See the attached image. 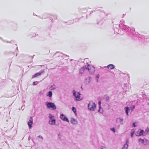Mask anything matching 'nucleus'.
Instances as JSON below:
<instances>
[{
	"label": "nucleus",
	"instance_id": "nucleus-1",
	"mask_svg": "<svg viewBox=\"0 0 149 149\" xmlns=\"http://www.w3.org/2000/svg\"><path fill=\"white\" fill-rule=\"evenodd\" d=\"M120 24H119L120 27L122 28V29H124V30L127 32H129L130 30L131 31L132 30V29H130L129 26L125 25L124 24V21L123 20H121L120 22Z\"/></svg>",
	"mask_w": 149,
	"mask_h": 149
},
{
	"label": "nucleus",
	"instance_id": "nucleus-2",
	"mask_svg": "<svg viewBox=\"0 0 149 149\" xmlns=\"http://www.w3.org/2000/svg\"><path fill=\"white\" fill-rule=\"evenodd\" d=\"M45 104L47 107L49 109H51L53 110L56 109V107L54 103L47 102H45Z\"/></svg>",
	"mask_w": 149,
	"mask_h": 149
},
{
	"label": "nucleus",
	"instance_id": "nucleus-3",
	"mask_svg": "<svg viewBox=\"0 0 149 149\" xmlns=\"http://www.w3.org/2000/svg\"><path fill=\"white\" fill-rule=\"evenodd\" d=\"M88 108L90 111H94L96 108L95 103L93 101L90 102L88 104Z\"/></svg>",
	"mask_w": 149,
	"mask_h": 149
},
{
	"label": "nucleus",
	"instance_id": "nucleus-4",
	"mask_svg": "<svg viewBox=\"0 0 149 149\" xmlns=\"http://www.w3.org/2000/svg\"><path fill=\"white\" fill-rule=\"evenodd\" d=\"M85 68L91 74L93 73L95 71V68L93 66L88 64L85 65Z\"/></svg>",
	"mask_w": 149,
	"mask_h": 149
},
{
	"label": "nucleus",
	"instance_id": "nucleus-5",
	"mask_svg": "<svg viewBox=\"0 0 149 149\" xmlns=\"http://www.w3.org/2000/svg\"><path fill=\"white\" fill-rule=\"evenodd\" d=\"M73 95L75 97V101H80L81 100L80 99V95L81 94L80 92H77V94H76V92L74 90H73Z\"/></svg>",
	"mask_w": 149,
	"mask_h": 149
},
{
	"label": "nucleus",
	"instance_id": "nucleus-6",
	"mask_svg": "<svg viewBox=\"0 0 149 149\" xmlns=\"http://www.w3.org/2000/svg\"><path fill=\"white\" fill-rule=\"evenodd\" d=\"M139 142L140 143L143 144L144 146L149 144V140L146 139H142L140 138L139 139Z\"/></svg>",
	"mask_w": 149,
	"mask_h": 149
},
{
	"label": "nucleus",
	"instance_id": "nucleus-7",
	"mask_svg": "<svg viewBox=\"0 0 149 149\" xmlns=\"http://www.w3.org/2000/svg\"><path fill=\"white\" fill-rule=\"evenodd\" d=\"M146 135L144 131L143 130L140 129V131H137L136 133V135L137 136H145Z\"/></svg>",
	"mask_w": 149,
	"mask_h": 149
},
{
	"label": "nucleus",
	"instance_id": "nucleus-8",
	"mask_svg": "<svg viewBox=\"0 0 149 149\" xmlns=\"http://www.w3.org/2000/svg\"><path fill=\"white\" fill-rule=\"evenodd\" d=\"M44 72V70H41L40 72L35 73L34 75H33L32 77V78H33L34 77H36L38 76H40Z\"/></svg>",
	"mask_w": 149,
	"mask_h": 149
},
{
	"label": "nucleus",
	"instance_id": "nucleus-9",
	"mask_svg": "<svg viewBox=\"0 0 149 149\" xmlns=\"http://www.w3.org/2000/svg\"><path fill=\"white\" fill-rule=\"evenodd\" d=\"M60 118L63 121H66L68 122L69 121L68 118L63 114H61Z\"/></svg>",
	"mask_w": 149,
	"mask_h": 149
},
{
	"label": "nucleus",
	"instance_id": "nucleus-10",
	"mask_svg": "<svg viewBox=\"0 0 149 149\" xmlns=\"http://www.w3.org/2000/svg\"><path fill=\"white\" fill-rule=\"evenodd\" d=\"M33 124V119L32 117H30L29 118V121L28 122V125L30 128H31L32 127V125Z\"/></svg>",
	"mask_w": 149,
	"mask_h": 149
},
{
	"label": "nucleus",
	"instance_id": "nucleus-11",
	"mask_svg": "<svg viewBox=\"0 0 149 149\" xmlns=\"http://www.w3.org/2000/svg\"><path fill=\"white\" fill-rule=\"evenodd\" d=\"M129 140L128 139H127L126 141V143L123 146L122 148V149H127L128 147V143H129Z\"/></svg>",
	"mask_w": 149,
	"mask_h": 149
},
{
	"label": "nucleus",
	"instance_id": "nucleus-12",
	"mask_svg": "<svg viewBox=\"0 0 149 149\" xmlns=\"http://www.w3.org/2000/svg\"><path fill=\"white\" fill-rule=\"evenodd\" d=\"M70 122L73 125H76L77 123V121L74 118H72L70 120Z\"/></svg>",
	"mask_w": 149,
	"mask_h": 149
},
{
	"label": "nucleus",
	"instance_id": "nucleus-13",
	"mask_svg": "<svg viewBox=\"0 0 149 149\" xmlns=\"http://www.w3.org/2000/svg\"><path fill=\"white\" fill-rule=\"evenodd\" d=\"M116 122L118 123H120L122 124L123 123V119L120 118H117L116 119Z\"/></svg>",
	"mask_w": 149,
	"mask_h": 149
},
{
	"label": "nucleus",
	"instance_id": "nucleus-14",
	"mask_svg": "<svg viewBox=\"0 0 149 149\" xmlns=\"http://www.w3.org/2000/svg\"><path fill=\"white\" fill-rule=\"evenodd\" d=\"M51 120L49 121V123L52 125H55L56 123V120L54 119Z\"/></svg>",
	"mask_w": 149,
	"mask_h": 149
},
{
	"label": "nucleus",
	"instance_id": "nucleus-15",
	"mask_svg": "<svg viewBox=\"0 0 149 149\" xmlns=\"http://www.w3.org/2000/svg\"><path fill=\"white\" fill-rule=\"evenodd\" d=\"M98 105L99 107V109L98 110V111L101 113H102L103 112V110L102 109V110H101L100 109L101 108V102L100 101H99L98 102Z\"/></svg>",
	"mask_w": 149,
	"mask_h": 149
},
{
	"label": "nucleus",
	"instance_id": "nucleus-16",
	"mask_svg": "<svg viewBox=\"0 0 149 149\" xmlns=\"http://www.w3.org/2000/svg\"><path fill=\"white\" fill-rule=\"evenodd\" d=\"M107 67L109 69L111 70L114 68L115 67L113 65L109 64L108 65Z\"/></svg>",
	"mask_w": 149,
	"mask_h": 149
},
{
	"label": "nucleus",
	"instance_id": "nucleus-17",
	"mask_svg": "<svg viewBox=\"0 0 149 149\" xmlns=\"http://www.w3.org/2000/svg\"><path fill=\"white\" fill-rule=\"evenodd\" d=\"M125 112L126 113V115L127 116H129V113H128L129 112L130 110V108L128 107H125Z\"/></svg>",
	"mask_w": 149,
	"mask_h": 149
},
{
	"label": "nucleus",
	"instance_id": "nucleus-18",
	"mask_svg": "<svg viewBox=\"0 0 149 149\" xmlns=\"http://www.w3.org/2000/svg\"><path fill=\"white\" fill-rule=\"evenodd\" d=\"M85 68V67H84L81 68L79 70V72L81 74H82L84 72Z\"/></svg>",
	"mask_w": 149,
	"mask_h": 149
},
{
	"label": "nucleus",
	"instance_id": "nucleus-19",
	"mask_svg": "<svg viewBox=\"0 0 149 149\" xmlns=\"http://www.w3.org/2000/svg\"><path fill=\"white\" fill-rule=\"evenodd\" d=\"M130 29H132V30H131V31L130 30V31L128 32H130L132 35H134L136 33L135 29L133 28H130Z\"/></svg>",
	"mask_w": 149,
	"mask_h": 149
},
{
	"label": "nucleus",
	"instance_id": "nucleus-20",
	"mask_svg": "<svg viewBox=\"0 0 149 149\" xmlns=\"http://www.w3.org/2000/svg\"><path fill=\"white\" fill-rule=\"evenodd\" d=\"M92 80V78L91 77H88V78H86V80L87 81L88 80V82H86V84H88L90 82V81H91Z\"/></svg>",
	"mask_w": 149,
	"mask_h": 149
},
{
	"label": "nucleus",
	"instance_id": "nucleus-21",
	"mask_svg": "<svg viewBox=\"0 0 149 149\" xmlns=\"http://www.w3.org/2000/svg\"><path fill=\"white\" fill-rule=\"evenodd\" d=\"M52 93L51 91H49L47 93V96H49L50 97H51L52 96Z\"/></svg>",
	"mask_w": 149,
	"mask_h": 149
},
{
	"label": "nucleus",
	"instance_id": "nucleus-22",
	"mask_svg": "<svg viewBox=\"0 0 149 149\" xmlns=\"http://www.w3.org/2000/svg\"><path fill=\"white\" fill-rule=\"evenodd\" d=\"M56 86L54 84L53 85H52L50 88L49 89L51 90H54L56 89Z\"/></svg>",
	"mask_w": 149,
	"mask_h": 149
},
{
	"label": "nucleus",
	"instance_id": "nucleus-23",
	"mask_svg": "<svg viewBox=\"0 0 149 149\" xmlns=\"http://www.w3.org/2000/svg\"><path fill=\"white\" fill-rule=\"evenodd\" d=\"M104 98L107 101H108L109 99V97L107 95H105L104 96Z\"/></svg>",
	"mask_w": 149,
	"mask_h": 149
},
{
	"label": "nucleus",
	"instance_id": "nucleus-24",
	"mask_svg": "<svg viewBox=\"0 0 149 149\" xmlns=\"http://www.w3.org/2000/svg\"><path fill=\"white\" fill-rule=\"evenodd\" d=\"M135 132V130L134 129L132 130L131 132V136L132 137H133V135H134V133Z\"/></svg>",
	"mask_w": 149,
	"mask_h": 149
},
{
	"label": "nucleus",
	"instance_id": "nucleus-25",
	"mask_svg": "<svg viewBox=\"0 0 149 149\" xmlns=\"http://www.w3.org/2000/svg\"><path fill=\"white\" fill-rule=\"evenodd\" d=\"M13 53V52H11L10 51H6L4 52V54L7 55H8L10 54Z\"/></svg>",
	"mask_w": 149,
	"mask_h": 149
},
{
	"label": "nucleus",
	"instance_id": "nucleus-26",
	"mask_svg": "<svg viewBox=\"0 0 149 149\" xmlns=\"http://www.w3.org/2000/svg\"><path fill=\"white\" fill-rule=\"evenodd\" d=\"M145 133H147L148 134H149V128L147 127L144 131Z\"/></svg>",
	"mask_w": 149,
	"mask_h": 149
},
{
	"label": "nucleus",
	"instance_id": "nucleus-27",
	"mask_svg": "<svg viewBox=\"0 0 149 149\" xmlns=\"http://www.w3.org/2000/svg\"><path fill=\"white\" fill-rule=\"evenodd\" d=\"M72 110L73 111V112L76 114V108L73 107H72Z\"/></svg>",
	"mask_w": 149,
	"mask_h": 149
},
{
	"label": "nucleus",
	"instance_id": "nucleus-28",
	"mask_svg": "<svg viewBox=\"0 0 149 149\" xmlns=\"http://www.w3.org/2000/svg\"><path fill=\"white\" fill-rule=\"evenodd\" d=\"M129 108L131 109V111H132L135 108V106L132 105Z\"/></svg>",
	"mask_w": 149,
	"mask_h": 149
},
{
	"label": "nucleus",
	"instance_id": "nucleus-29",
	"mask_svg": "<svg viewBox=\"0 0 149 149\" xmlns=\"http://www.w3.org/2000/svg\"><path fill=\"white\" fill-rule=\"evenodd\" d=\"M54 117V116L52 115L51 114H49V118L50 120L53 119V118Z\"/></svg>",
	"mask_w": 149,
	"mask_h": 149
},
{
	"label": "nucleus",
	"instance_id": "nucleus-30",
	"mask_svg": "<svg viewBox=\"0 0 149 149\" xmlns=\"http://www.w3.org/2000/svg\"><path fill=\"white\" fill-rule=\"evenodd\" d=\"M99 77V75L97 74L95 77V79L96 80L97 82L98 81V79Z\"/></svg>",
	"mask_w": 149,
	"mask_h": 149
},
{
	"label": "nucleus",
	"instance_id": "nucleus-31",
	"mask_svg": "<svg viewBox=\"0 0 149 149\" xmlns=\"http://www.w3.org/2000/svg\"><path fill=\"white\" fill-rule=\"evenodd\" d=\"M58 138L59 139H61V134L59 132L58 134Z\"/></svg>",
	"mask_w": 149,
	"mask_h": 149
},
{
	"label": "nucleus",
	"instance_id": "nucleus-32",
	"mask_svg": "<svg viewBox=\"0 0 149 149\" xmlns=\"http://www.w3.org/2000/svg\"><path fill=\"white\" fill-rule=\"evenodd\" d=\"M111 130L113 131L114 132H115V130L114 128H111Z\"/></svg>",
	"mask_w": 149,
	"mask_h": 149
},
{
	"label": "nucleus",
	"instance_id": "nucleus-33",
	"mask_svg": "<svg viewBox=\"0 0 149 149\" xmlns=\"http://www.w3.org/2000/svg\"><path fill=\"white\" fill-rule=\"evenodd\" d=\"M132 127H136V125H135V123H132Z\"/></svg>",
	"mask_w": 149,
	"mask_h": 149
},
{
	"label": "nucleus",
	"instance_id": "nucleus-34",
	"mask_svg": "<svg viewBox=\"0 0 149 149\" xmlns=\"http://www.w3.org/2000/svg\"><path fill=\"white\" fill-rule=\"evenodd\" d=\"M37 82V81H34L33 83V85H36L37 84V83H36Z\"/></svg>",
	"mask_w": 149,
	"mask_h": 149
},
{
	"label": "nucleus",
	"instance_id": "nucleus-35",
	"mask_svg": "<svg viewBox=\"0 0 149 149\" xmlns=\"http://www.w3.org/2000/svg\"><path fill=\"white\" fill-rule=\"evenodd\" d=\"M38 137L39 138H41V139H42V140H43V138L42 137V136L39 135L38 136Z\"/></svg>",
	"mask_w": 149,
	"mask_h": 149
},
{
	"label": "nucleus",
	"instance_id": "nucleus-36",
	"mask_svg": "<svg viewBox=\"0 0 149 149\" xmlns=\"http://www.w3.org/2000/svg\"><path fill=\"white\" fill-rule=\"evenodd\" d=\"M127 84H124V88H123V89H125V87H127Z\"/></svg>",
	"mask_w": 149,
	"mask_h": 149
},
{
	"label": "nucleus",
	"instance_id": "nucleus-37",
	"mask_svg": "<svg viewBox=\"0 0 149 149\" xmlns=\"http://www.w3.org/2000/svg\"><path fill=\"white\" fill-rule=\"evenodd\" d=\"M101 149H107L106 147L102 146L101 147Z\"/></svg>",
	"mask_w": 149,
	"mask_h": 149
},
{
	"label": "nucleus",
	"instance_id": "nucleus-38",
	"mask_svg": "<svg viewBox=\"0 0 149 149\" xmlns=\"http://www.w3.org/2000/svg\"><path fill=\"white\" fill-rule=\"evenodd\" d=\"M39 95H42L43 94V93L42 92L40 91L39 92Z\"/></svg>",
	"mask_w": 149,
	"mask_h": 149
},
{
	"label": "nucleus",
	"instance_id": "nucleus-39",
	"mask_svg": "<svg viewBox=\"0 0 149 149\" xmlns=\"http://www.w3.org/2000/svg\"><path fill=\"white\" fill-rule=\"evenodd\" d=\"M8 43H12L11 41H5Z\"/></svg>",
	"mask_w": 149,
	"mask_h": 149
},
{
	"label": "nucleus",
	"instance_id": "nucleus-40",
	"mask_svg": "<svg viewBox=\"0 0 149 149\" xmlns=\"http://www.w3.org/2000/svg\"><path fill=\"white\" fill-rule=\"evenodd\" d=\"M24 107H23V106H22V107L21 108V109H22V110H23L24 109Z\"/></svg>",
	"mask_w": 149,
	"mask_h": 149
},
{
	"label": "nucleus",
	"instance_id": "nucleus-41",
	"mask_svg": "<svg viewBox=\"0 0 149 149\" xmlns=\"http://www.w3.org/2000/svg\"><path fill=\"white\" fill-rule=\"evenodd\" d=\"M117 30L118 31V29H117L116 28V30H115V29H114V30L115 31V32H116V33H117Z\"/></svg>",
	"mask_w": 149,
	"mask_h": 149
},
{
	"label": "nucleus",
	"instance_id": "nucleus-42",
	"mask_svg": "<svg viewBox=\"0 0 149 149\" xmlns=\"http://www.w3.org/2000/svg\"><path fill=\"white\" fill-rule=\"evenodd\" d=\"M63 55L64 56H68V57H69V56H67V55L65 54H63Z\"/></svg>",
	"mask_w": 149,
	"mask_h": 149
},
{
	"label": "nucleus",
	"instance_id": "nucleus-43",
	"mask_svg": "<svg viewBox=\"0 0 149 149\" xmlns=\"http://www.w3.org/2000/svg\"><path fill=\"white\" fill-rule=\"evenodd\" d=\"M55 18L56 19H57V16H55Z\"/></svg>",
	"mask_w": 149,
	"mask_h": 149
},
{
	"label": "nucleus",
	"instance_id": "nucleus-44",
	"mask_svg": "<svg viewBox=\"0 0 149 149\" xmlns=\"http://www.w3.org/2000/svg\"><path fill=\"white\" fill-rule=\"evenodd\" d=\"M87 11V10L86 9H85V11H84V12H86Z\"/></svg>",
	"mask_w": 149,
	"mask_h": 149
},
{
	"label": "nucleus",
	"instance_id": "nucleus-45",
	"mask_svg": "<svg viewBox=\"0 0 149 149\" xmlns=\"http://www.w3.org/2000/svg\"><path fill=\"white\" fill-rule=\"evenodd\" d=\"M16 50H18V47H17L16 49Z\"/></svg>",
	"mask_w": 149,
	"mask_h": 149
},
{
	"label": "nucleus",
	"instance_id": "nucleus-46",
	"mask_svg": "<svg viewBox=\"0 0 149 149\" xmlns=\"http://www.w3.org/2000/svg\"><path fill=\"white\" fill-rule=\"evenodd\" d=\"M0 39H2V40H3V41H4L3 40V39H2V38H1V37H0Z\"/></svg>",
	"mask_w": 149,
	"mask_h": 149
},
{
	"label": "nucleus",
	"instance_id": "nucleus-47",
	"mask_svg": "<svg viewBox=\"0 0 149 149\" xmlns=\"http://www.w3.org/2000/svg\"><path fill=\"white\" fill-rule=\"evenodd\" d=\"M58 53V52H56L55 53V54H56L57 53Z\"/></svg>",
	"mask_w": 149,
	"mask_h": 149
},
{
	"label": "nucleus",
	"instance_id": "nucleus-48",
	"mask_svg": "<svg viewBox=\"0 0 149 149\" xmlns=\"http://www.w3.org/2000/svg\"><path fill=\"white\" fill-rule=\"evenodd\" d=\"M17 54L16 55V56H17Z\"/></svg>",
	"mask_w": 149,
	"mask_h": 149
},
{
	"label": "nucleus",
	"instance_id": "nucleus-49",
	"mask_svg": "<svg viewBox=\"0 0 149 149\" xmlns=\"http://www.w3.org/2000/svg\"><path fill=\"white\" fill-rule=\"evenodd\" d=\"M97 24H98V23H97Z\"/></svg>",
	"mask_w": 149,
	"mask_h": 149
}]
</instances>
